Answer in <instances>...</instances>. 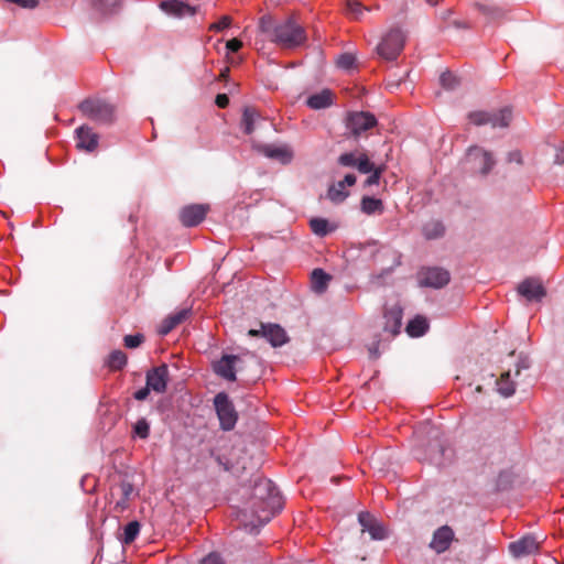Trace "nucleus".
Segmentation results:
<instances>
[{
	"mask_svg": "<svg viewBox=\"0 0 564 564\" xmlns=\"http://www.w3.org/2000/svg\"><path fill=\"white\" fill-rule=\"evenodd\" d=\"M253 511L258 513L263 512L264 516H258V518L264 523L270 518L279 512L283 507L282 497L270 479L260 478L256 481L253 488Z\"/></svg>",
	"mask_w": 564,
	"mask_h": 564,
	"instance_id": "f257e3e1",
	"label": "nucleus"
},
{
	"mask_svg": "<svg viewBox=\"0 0 564 564\" xmlns=\"http://www.w3.org/2000/svg\"><path fill=\"white\" fill-rule=\"evenodd\" d=\"M273 41L283 47H295L306 41L304 29L293 18L276 24L273 30Z\"/></svg>",
	"mask_w": 564,
	"mask_h": 564,
	"instance_id": "f03ea898",
	"label": "nucleus"
},
{
	"mask_svg": "<svg viewBox=\"0 0 564 564\" xmlns=\"http://www.w3.org/2000/svg\"><path fill=\"white\" fill-rule=\"evenodd\" d=\"M78 108L84 116L102 124H111L116 119L115 105L102 99H85Z\"/></svg>",
	"mask_w": 564,
	"mask_h": 564,
	"instance_id": "7ed1b4c3",
	"label": "nucleus"
},
{
	"mask_svg": "<svg viewBox=\"0 0 564 564\" xmlns=\"http://www.w3.org/2000/svg\"><path fill=\"white\" fill-rule=\"evenodd\" d=\"M465 164L471 173L486 176L491 172L496 160L490 151L473 145L466 152Z\"/></svg>",
	"mask_w": 564,
	"mask_h": 564,
	"instance_id": "20e7f679",
	"label": "nucleus"
},
{
	"mask_svg": "<svg viewBox=\"0 0 564 564\" xmlns=\"http://www.w3.org/2000/svg\"><path fill=\"white\" fill-rule=\"evenodd\" d=\"M405 37L401 30H390L377 46L378 54L387 59L393 61L402 52L404 47Z\"/></svg>",
	"mask_w": 564,
	"mask_h": 564,
	"instance_id": "39448f33",
	"label": "nucleus"
},
{
	"mask_svg": "<svg viewBox=\"0 0 564 564\" xmlns=\"http://www.w3.org/2000/svg\"><path fill=\"white\" fill-rule=\"evenodd\" d=\"M511 110L503 108L497 112L473 111L468 113V119L475 126L490 124L492 128H506L511 121Z\"/></svg>",
	"mask_w": 564,
	"mask_h": 564,
	"instance_id": "423d86ee",
	"label": "nucleus"
},
{
	"mask_svg": "<svg viewBox=\"0 0 564 564\" xmlns=\"http://www.w3.org/2000/svg\"><path fill=\"white\" fill-rule=\"evenodd\" d=\"M214 405L220 422V427L225 431L232 430L237 423L238 414L228 395L224 392L216 394Z\"/></svg>",
	"mask_w": 564,
	"mask_h": 564,
	"instance_id": "0eeeda50",
	"label": "nucleus"
},
{
	"mask_svg": "<svg viewBox=\"0 0 564 564\" xmlns=\"http://www.w3.org/2000/svg\"><path fill=\"white\" fill-rule=\"evenodd\" d=\"M243 360L241 356L223 355L221 358L213 364L214 372L227 381H236V372L243 371Z\"/></svg>",
	"mask_w": 564,
	"mask_h": 564,
	"instance_id": "6e6552de",
	"label": "nucleus"
},
{
	"mask_svg": "<svg viewBox=\"0 0 564 564\" xmlns=\"http://www.w3.org/2000/svg\"><path fill=\"white\" fill-rule=\"evenodd\" d=\"M248 335L250 337H263L272 347H281L289 341L286 332L279 324H260L259 329H249Z\"/></svg>",
	"mask_w": 564,
	"mask_h": 564,
	"instance_id": "1a4fd4ad",
	"label": "nucleus"
},
{
	"mask_svg": "<svg viewBox=\"0 0 564 564\" xmlns=\"http://www.w3.org/2000/svg\"><path fill=\"white\" fill-rule=\"evenodd\" d=\"M337 162L344 167H354L361 174H368L376 165L371 162L369 155L365 151L355 150L343 153L338 156Z\"/></svg>",
	"mask_w": 564,
	"mask_h": 564,
	"instance_id": "9d476101",
	"label": "nucleus"
},
{
	"mask_svg": "<svg viewBox=\"0 0 564 564\" xmlns=\"http://www.w3.org/2000/svg\"><path fill=\"white\" fill-rule=\"evenodd\" d=\"M449 280V272L437 267L422 268L417 273L419 285L424 288L441 289L447 285Z\"/></svg>",
	"mask_w": 564,
	"mask_h": 564,
	"instance_id": "9b49d317",
	"label": "nucleus"
},
{
	"mask_svg": "<svg viewBox=\"0 0 564 564\" xmlns=\"http://www.w3.org/2000/svg\"><path fill=\"white\" fill-rule=\"evenodd\" d=\"M377 124L376 117L370 112H351L347 116L346 127L355 137L360 135Z\"/></svg>",
	"mask_w": 564,
	"mask_h": 564,
	"instance_id": "f8f14e48",
	"label": "nucleus"
},
{
	"mask_svg": "<svg viewBox=\"0 0 564 564\" xmlns=\"http://www.w3.org/2000/svg\"><path fill=\"white\" fill-rule=\"evenodd\" d=\"M518 294L528 302H540L546 296V290L539 278H527L517 286Z\"/></svg>",
	"mask_w": 564,
	"mask_h": 564,
	"instance_id": "ddd939ff",
	"label": "nucleus"
},
{
	"mask_svg": "<svg viewBox=\"0 0 564 564\" xmlns=\"http://www.w3.org/2000/svg\"><path fill=\"white\" fill-rule=\"evenodd\" d=\"M208 210L209 206L204 204H193L185 206L180 212L181 223L185 227L197 226L205 219Z\"/></svg>",
	"mask_w": 564,
	"mask_h": 564,
	"instance_id": "4468645a",
	"label": "nucleus"
},
{
	"mask_svg": "<svg viewBox=\"0 0 564 564\" xmlns=\"http://www.w3.org/2000/svg\"><path fill=\"white\" fill-rule=\"evenodd\" d=\"M358 522L361 525V531L368 532L372 540H383L387 538V530L371 513L360 512L358 514Z\"/></svg>",
	"mask_w": 564,
	"mask_h": 564,
	"instance_id": "2eb2a0df",
	"label": "nucleus"
},
{
	"mask_svg": "<svg viewBox=\"0 0 564 564\" xmlns=\"http://www.w3.org/2000/svg\"><path fill=\"white\" fill-rule=\"evenodd\" d=\"M147 384L156 393H163L166 390L169 381V368L165 364L150 369L147 372Z\"/></svg>",
	"mask_w": 564,
	"mask_h": 564,
	"instance_id": "dca6fc26",
	"label": "nucleus"
},
{
	"mask_svg": "<svg viewBox=\"0 0 564 564\" xmlns=\"http://www.w3.org/2000/svg\"><path fill=\"white\" fill-rule=\"evenodd\" d=\"M541 541L533 535H524L523 538L511 542L509 551L514 557L531 555L540 550Z\"/></svg>",
	"mask_w": 564,
	"mask_h": 564,
	"instance_id": "f3484780",
	"label": "nucleus"
},
{
	"mask_svg": "<svg viewBox=\"0 0 564 564\" xmlns=\"http://www.w3.org/2000/svg\"><path fill=\"white\" fill-rule=\"evenodd\" d=\"M357 177L355 174H346L344 180L329 186L327 191V198L335 204L343 203L349 195V192L346 191V186L355 185Z\"/></svg>",
	"mask_w": 564,
	"mask_h": 564,
	"instance_id": "a211bd4d",
	"label": "nucleus"
},
{
	"mask_svg": "<svg viewBox=\"0 0 564 564\" xmlns=\"http://www.w3.org/2000/svg\"><path fill=\"white\" fill-rule=\"evenodd\" d=\"M453 540V529L448 525H443L433 533L432 541L430 542V547L437 554H441L449 549Z\"/></svg>",
	"mask_w": 564,
	"mask_h": 564,
	"instance_id": "6ab92c4d",
	"label": "nucleus"
},
{
	"mask_svg": "<svg viewBox=\"0 0 564 564\" xmlns=\"http://www.w3.org/2000/svg\"><path fill=\"white\" fill-rule=\"evenodd\" d=\"M260 152L282 164H289L293 159V151L285 144H263L260 147Z\"/></svg>",
	"mask_w": 564,
	"mask_h": 564,
	"instance_id": "aec40b11",
	"label": "nucleus"
},
{
	"mask_svg": "<svg viewBox=\"0 0 564 564\" xmlns=\"http://www.w3.org/2000/svg\"><path fill=\"white\" fill-rule=\"evenodd\" d=\"M402 316L403 312L399 305H392L390 307H386L384 310V326L383 329L390 333L392 336H395L400 333V328L402 325Z\"/></svg>",
	"mask_w": 564,
	"mask_h": 564,
	"instance_id": "412c9836",
	"label": "nucleus"
},
{
	"mask_svg": "<svg viewBox=\"0 0 564 564\" xmlns=\"http://www.w3.org/2000/svg\"><path fill=\"white\" fill-rule=\"evenodd\" d=\"M77 148L91 152L97 149L99 135L88 126L76 129Z\"/></svg>",
	"mask_w": 564,
	"mask_h": 564,
	"instance_id": "4be33fe9",
	"label": "nucleus"
},
{
	"mask_svg": "<svg viewBox=\"0 0 564 564\" xmlns=\"http://www.w3.org/2000/svg\"><path fill=\"white\" fill-rule=\"evenodd\" d=\"M160 7L164 12L175 18L194 15L196 13L195 7H192L180 0L163 1L161 2Z\"/></svg>",
	"mask_w": 564,
	"mask_h": 564,
	"instance_id": "5701e85b",
	"label": "nucleus"
},
{
	"mask_svg": "<svg viewBox=\"0 0 564 564\" xmlns=\"http://www.w3.org/2000/svg\"><path fill=\"white\" fill-rule=\"evenodd\" d=\"M474 7L486 18L488 23L503 20L507 13L503 8L496 4L476 2Z\"/></svg>",
	"mask_w": 564,
	"mask_h": 564,
	"instance_id": "b1692460",
	"label": "nucleus"
},
{
	"mask_svg": "<svg viewBox=\"0 0 564 564\" xmlns=\"http://www.w3.org/2000/svg\"><path fill=\"white\" fill-rule=\"evenodd\" d=\"M191 311L187 308H183L174 314L167 316L160 326V334L166 335L177 325L183 323L189 315Z\"/></svg>",
	"mask_w": 564,
	"mask_h": 564,
	"instance_id": "393cba45",
	"label": "nucleus"
},
{
	"mask_svg": "<svg viewBox=\"0 0 564 564\" xmlns=\"http://www.w3.org/2000/svg\"><path fill=\"white\" fill-rule=\"evenodd\" d=\"M333 93L329 89H324L317 94L311 95L306 105L312 109H324L333 104Z\"/></svg>",
	"mask_w": 564,
	"mask_h": 564,
	"instance_id": "a878e982",
	"label": "nucleus"
},
{
	"mask_svg": "<svg viewBox=\"0 0 564 564\" xmlns=\"http://www.w3.org/2000/svg\"><path fill=\"white\" fill-rule=\"evenodd\" d=\"M261 119L260 113L253 107H246L241 118V127L246 134L254 131L256 123Z\"/></svg>",
	"mask_w": 564,
	"mask_h": 564,
	"instance_id": "bb28decb",
	"label": "nucleus"
},
{
	"mask_svg": "<svg viewBox=\"0 0 564 564\" xmlns=\"http://www.w3.org/2000/svg\"><path fill=\"white\" fill-rule=\"evenodd\" d=\"M511 372L510 370L502 372L500 378L497 379V391L505 398L511 397L516 391V384L510 379Z\"/></svg>",
	"mask_w": 564,
	"mask_h": 564,
	"instance_id": "cd10ccee",
	"label": "nucleus"
},
{
	"mask_svg": "<svg viewBox=\"0 0 564 564\" xmlns=\"http://www.w3.org/2000/svg\"><path fill=\"white\" fill-rule=\"evenodd\" d=\"M429 324L425 317L416 316L406 325V333L411 337H420L426 333Z\"/></svg>",
	"mask_w": 564,
	"mask_h": 564,
	"instance_id": "c85d7f7f",
	"label": "nucleus"
},
{
	"mask_svg": "<svg viewBox=\"0 0 564 564\" xmlns=\"http://www.w3.org/2000/svg\"><path fill=\"white\" fill-rule=\"evenodd\" d=\"M360 208H361L362 213H365L367 215H372L376 213L381 214V213H383V209H384L383 203L381 199L370 197V196H364L361 198Z\"/></svg>",
	"mask_w": 564,
	"mask_h": 564,
	"instance_id": "c756f323",
	"label": "nucleus"
},
{
	"mask_svg": "<svg viewBox=\"0 0 564 564\" xmlns=\"http://www.w3.org/2000/svg\"><path fill=\"white\" fill-rule=\"evenodd\" d=\"M445 234V227L440 220H431L423 227V235L426 239H437Z\"/></svg>",
	"mask_w": 564,
	"mask_h": 564,
	"instance_id": "7c9ffc66",
	"label": "nucleus"
},
{
	"mask_svg": "<svg viewBox=\"0 0 564 564\" xmlns=\"http://www.w3.org/2000/svg\"><path fill=\"white\" fill-rule=\"evenodd\" d=\"M128 361L127 355L122 350H113L108 357L107 365L111 370H121Z\"/></svg>",
	"mask_w": 564,
	"mask_h": 564,
	"instance_id": "2f4dec72",
	"label": "nucleus"
},
{
	"mask_svg": "<svg viewBox=\"0 0 564 564\" xmlns=\"http://www.w3.org/2000/svg\"><path fill=\"white\" fill-rule=\"evenodd\" d=\"M330 280V276L325 273L322 269H314L312 272V285L313 289L317 292H323L328 282Z\"/></svg>",
	"mask_w": 564,
	"mask_h": 564,
	"instance_id": "473e14b6",
	"label": "nucleus"
},
{
	"mask_svg": "<svg viewBox=\"0 0 564 564\" xmlns=\"http://www.w3.org/2000/svg\"><path fill=\"white\" fill-rule=\"evenodd\" d=\"M369 9L365 7L358 0H347L346 1V14H348L354 20H360L362 12L368 11Z\"/></svg>",
	"mask_w": 564,
	"mask_h": 564,
	"instance_id": "72a5a7b5",
	"label": "nucleus"
},
{
	"mask_svg": "<svg viewBox=\"0 0 564 564\" xmlns=\"http://www.w3.org/2000/svg\"><path fill=\"white\" fill-rule=\"evenodd\" d=\"M140 532V523L138 521L129 522L123 529V536L121 542L123 544H131Z\"/></svg>",
	"mask_w": 564,
	"mask_h": 564,
	"instance_id": "f704fd0d",
	"label": "nucleus"
},
{
	"mask_svg": "<svg viewBox=\"0 0 564 564\" xmlns=\"http://www.w3.org/2000/svg\"><path fill=\"white\" fill-rule=\"evenodd\" d=\"M440 84L447 90H454L459 86V78L451 72H444L440 76Z\"/></svg>",
	"mask_w": 564,
	"mask_h": 564,
	"instance_id": "c9c22d12",
	"label": "nucleus"
},
{
	"mask_svg": "<svg viewBox=\"0 0 564 564\" xmlns=\"http://www.w3.org/2000/svg\"><path fill=\"white\" fill-rule=\"evenodd\" d=\"M312 231L321 237L326 236L329 232L328 221L324 218H313L310 221Z\"/></svg>",
	"mask_w": 564,
	"mask_h": 564,
	"instance_id": "e433bc0d",
	"label": "nucleus"
},
{
	"mask_svg": "<svg viewBox=\"0 0 564 564\" xmlns=\"http://www.w3.org/2000/svg\"><path fill=\"white\" fill-rule=\"evenodd\" d=\"M384 171H386L384 164L375 165L373 170H371L369 173L370 175L366 178L364 186L367 187V186L378 185Z\"/></svg>",
	"mask_w": 564,
	"mask_h": 564,
	"instance_id": "4c0bfd02",
	"label": "nucleus"
},
{
	"mask_svg": "<svg viewBox=\"0 0 564 564\" xmlns=\"http://www.w3.org/2000/svg\"><path fill=\"white\" fill-rule=\"evenodd\" d=\"M336 64L339 68L349 70L355 67L356 57L351 53H344L337 57Z\"/></svg>",
	"mask_w": 564,
	"mask_h": 564,
	"instance_id": "58836bf2",
	"label": "nucleus"
},
{
	"mask_svg": "<svg viewBox=\"0 0 564 564\" xmlns=\"http://www.w3.org/2000/svg\"><path fill=\"white\" fill-rule=\"evenodd\" d=\"M133 432L137 436L142 440H145L150 435V424L145 419H140L133 425Z\"/></svg>",
	"mask_w": 564,
	"mask_h": 564,
	"instance_id": "ea45409f",
	"label": "nucleus"
},
{
	"mask_svg": "<svg viewBox=\"0 0 564 564\" xmlns=\"http://www.w3.org/2000/svg\"><path fill=\"white\" fill-rule=\"evenodd\" d=\"M143 341L144 336L142 334L126 335L123 337L124 346L130 349L138 348Z\"/></svg>",
	"mask_w": 564,
	"mask_h": 564,
	"instance_id": "a19ab883",
	"label": "nucleus"
},
{
	"mask_svg": "<svg viewBox=\"0 0 564 564\" xmlns=\"http://www.w3.org/2000/svg\"><path fill=\"white\" fill-rule=\"evenodd\" d=\"M231 24V19L228 15H224L220 18L218 22L213 23L209 26L210 31L220 32L225 29H227Z\"/></svg>",
	"mask_w": 564,
	"mask_h": 564,
	"instance_id": "79ce46f5",
	"label": "nucleus"
},
{
	"mask_svg": "<svg viewBox=\"0 0 564 564\" xmlns=\"http://www.w3.org/2000/svg\"><path fill=\"white\" fill-rule=\"evenodd\" d=\"M117 489L119 490V496H122L124 498H130V496L133 491V486L131 482H129L127 480H121L118 484Z\"/></svg>",
	"mask_w": 564,
	"mask_h": 564,
	"instance_id": "37998d69",
	"label": "nucleus"
},
{
	"mask_svg": "<svg viewBox=\"0 0 564 564\" xmlns=\"http://www.w3.org/2000/svg\"><path fill=\"white\" fill-rule=\"evenodd\" d=\"M274 26L275 25H273V20L271 17L264 15L260 19V29L262 32L273 34Z\"/></svg>",
	"mask_w": 564,
	"mask_h": 564,
	"instance_id": "c03bdc74",
	"label": "nucleus"
},
{
	"mask_svg": "<svg viewBox=\"0 0 564 564\" xmlns=\"http://www.w3.org/2000/svg\"><path fill=\"white\" fill-rule=\"evenodd\" d=\"M200 564H224V561L220 555L216 553H209L202 560Z\"/></svg>",
	"mask_w": 564,
	"mask_h": 564,
	"instance_id": "a18cd8bd",
	"label": "nucleus"
},
{
	"mask_svg": "<svg viewBox=\"0 0 564 564\" xmlns=\"http://www.w3.org/2000/svg\"><path fill=\"white\" fill-rule=\"evenodd\" d=\"M150 391H152V389L145 383V387H143L140 390L135 391L133 397L138 401H143V400H145L148 398Z\"/></svg>",
	"mask_w": 564,
	"mask_h": 564,
	"instance_id": "49530a36",
	"label": "nucleus"
},
{
	"mask_svg": "<svg viewBox=\"0 0 564 564\" xmlns=\"http://www.w3.org/2000/svg\"><path fill=\"white\" fill-rule=\"evenodd\" d=\"M507 162L508 163H512V162H516L517 164L521 165L522 164V155H521V152L518 151V150H514V151H511L509 152L508 156H507Z\"/></svg>",
	"mask_w": 564,
	"mask_h": 564,
	"instance_id": "de8ad7c7",
	"label": "nucleus"
},
{
	"mask_svg": "<svg viewBox=\"0 0 564 564\" xmlns=\"http://www.w3.org/2000/svg\"><path fill=\"white\" fill-rule=\"evenodd\" d=\"M241 46H242V42L236 37L227 41V43H226V47L230 52H238L241 48Z\"/></svg>",
	"mask_w": 564,
	"mask_h": 564,
	"instance_id": "09e8293b",
	"label": "nucleus"
},
{
	"mask_svg": "<svg viewBox=\"0 0 564 564\" xmlns=\"http://www.w3.org/2000/svg\"><path fill=\"white\" fill-rule=\"evenodd\" d=\"M128 500L129 498H124L120 496V498L116 501V505L113 507L115 511L122 512L128 508Z\"/></svg>",
	"mask_w": 564,
	"mask_h": 564,
	"instance_id": "8fccbe9b",
	"label": "nucleus"
},
{
	"mask_svg": "<svg viewBox=\"0 0 564 564\" xmlns=\"http://www.w3.org/2000/svg\"><path fill=\"white\" fill-rule=\"evenodd\" d=\"M215 102L219 108L224 109L229 105V98L226 94H218Z\"/></svg>",
	"mask_w": 564,
	"mask_h": 564,
	"instance_id": "3c124183",
	"label": "nucleus"
},
{
	"mask_svg": "<svg viewBox=\"0 0 564 564\" xmlns=\"http://www.w3.org/2000/svg\"><path fill=\"white\" fill-rule=\"evenodd\" d=\"M529 368V364L525 359L523 360H520L518 364H517V367H516V370H514V376H519L520 372H521V369H527Z\"/></svg>",
	"mask_w": 564,
	"mask_h": 564,
	"instance_id": "603ef678",
	"label": "nucleus"
},
{
	"mask_svg": "<svg viewBox=\"0 0 564 564\" xmlns=\"http://www.w3.org/2000/svg\"><path fill=\"white\" fill-rule=\"evenodd\" d=\"M555 161L558 164H564V145L558 149Z\"/></svg>",
	"mask_w": 564,
	"mask_h": 564,
	"instance_id": "864d4df0",
	"label": "nucleus"
},
{
	"mask_svg": "<svg viewBox=\"0 0 564 564\" xmlns=\"http://www.w3.org/2000/svg\"><path fill=\"white\" fill-rule=\"evenodd\" d=\"M452 25L457 28V29H468L469 28V25L466 22L457 21V20L453 21Z\"/></svg>",
	"mask_w": 564,
	"mask_h": 564,
	"instance_id": "5fc2aeb1",
	"label": "nucleus"
},
{
	"mask_svg": "<svg viewBox=\"0 0 564 564\" xmlns=\"http://www.w3.org/2000/svg\"><path fill=\"white\" fill-rule=\"evenodd\" d=\"M228 76H229V67H225V68L220 72V74H219V76H218V79H219V80H226Z\"/></svg>",
	"mask_w": 564,
	"mask_h": 564,
	"instance_id": "6e6d98bb",
	"label": "nucleus"
},
{
	"mask_svg": "<svg viewBox=\"0 0 564 564\" xmlns=\"http://www.w3.org/2000/svg\"><path fill=\"white\" fill-rule=\"evenodd\" d=\"M216 462L224 467L225 470H229V466L227 463H224L220 456L216 457Z\"/></svg>",
	"mask_w": 564,
	"mask_h": 564,
	"instance_id": "4d7b16f0",
	"label": "nucleus"
},
{
	"mask_svg": "<svg viewBox=\"0 0 564 564\" xmlns=\"http://www.w3.org/2000/svg\"><path fill=\"white\" fill-rule=\"evenodd\" d=\"M481 390H482V389H481V387H480V386H478V387L476 388V391H477V392H481Z\"/></svg>",
	"mask_w": 564,
	"mask_h": 564,
	"instance_id": "13d9d810",
	"label": "nucleus"
},
{
	"mask_svg": "<svg viewBox=\"0 0 564 564\" xmlns=\"http://www.w3.org/2000/svg\"><path fill=\"white\" fill-rule=\"evenodd\" d=\"M247 355H249V352H247ZM250 357H251L252 359H254V358H256V356H254L253 354H250Z\"/></svg>",
	"mask_w": 564,
	"mask_h": 564,
	"instance_id": "bf43d9fd",
	"label": "nucleus"
}]
</instances>
